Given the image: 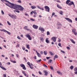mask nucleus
<instances>
[{
    "label": "nucleus",
    "mask_w": 77,
    "mask_h": 77,
    "mask_svg": "<svg viewBox=\"0 0 77 77\" xmlns=\"http://www.w3.org/2000/svg\"><path fill=\"white\" fill-rule=\"evenodd\" d=\"M4 0L5 1V2H7V3H8L9 4H10V5H9V4L7 3H5L6 5L7 6H9V7H10V8H13V9L14 8V7L15 6H14L15 5V4L9 2L8 1H7V0Z\"/></svg>",
    "instance_id": "nucleus-1"
},
{
    "label": "nucleus",
    "mask_w": 77,
    "mask_h": 77,
    "mask_svg": "<svg viewBox=\"0 0 77 77\" xmlns=\"http://www.w3.org/2000/svg\"><path fill=\"white\" fill-rule=\"evenodd\" d=\"M14 9L16 10H19L20 11H23L24 9V8L21 7L20 5H15L14 7Z\"/></svg>",
    "instance_id": "nucleus-2"
},
{
    "label": "nucleus",
    "mask_w": 77,
    "mask_h": 77,
    "mask_svg": "<svg viewBox=\"0 0 77 77\" xmlns=\"http://www.w3.org/2000/svg\"><path fill=\"white\" fill-rule=\"evenodd\" d=\"M45 9L46 11L47 12H50V8L48 6H45Z\"/></svg>",
    "instance_id": "nucleus-3"
},
{
    "label": "nucleus",
    "mask_w": 77,
    "mask_h": 77,
    "mask_svg": "<svg viewBox=\"0 0 77 77\" xmlns=\"http://www.w3.org/2000/svg\"><path fill=\"white\" fill-rule=\"evenodd\" d=\"M20 65L21 67H23V69H24V70H26V67L25 66V65H24L23 64H20Z\"/></svg>",
    "instance_id": "nucleus-4"
},
{
    "label": "nucleus",
    "mask_w": 77,
    "mask_h": 77,
    "mask_svg": "<svg viewBox=\"0 0 77 77\" xmlns=\"http://www.w3.org/2000/svg\"><path fill=\"white\" fill-rule=\"evenodd\" d=\"M39 30L42 31V33H43V32L45 31V30H44V28H42L41 27H40L39 28Z\"/></svg>",
    "instance_id": "nucleus-5"
},
{
    "label": "nucleus",
    "mask_w": 77,
    "mask_h": 77,
    "mask_svg": "<svg viewBox=\"0 0 77 77\" xmlns=\"http://www.w3.org/2000/svg\"><path fill=\"white\" fill-rule=\"evenodd\" d=\"M54 42H56V37H53L52 38Z\"/></svg>",
    "instance_id": "nucleus-6"
},
{
    "label": "nucleus",
    "mask_w": 77,
    "mask_h": 77,
    "mask_svg": "<svg viewBox=\"0 0 77 77\" xmlns=\"http://www.w3.org/2000/svg\"><path fill=\"white\" fill-rule=\"evenodd\" d=\"M65 19H66V20L68 21L69 22H70V23H72V20L69 18H65Z\"/></svg>",
    "instance_id": "nucleus-7"
},
{
    "label": "nucleus",
    "mask_w": 77,
    "mask_h": 77,
    "mask_svg": "<svg viewBox=\"0 0 77 77\" xmlns=\"http://www.w3.org/2000/svg\"><path fill=\"white\" fill-rule=\"evenodd\" d=\"M32 27H33V28H34V29H37L38 28V26L35 25H33Z\"/></svg>",
    "instance_id": "nucleus-8"
},
{
    "label": "nucleus",
    "mask_w": 77,
    "mask_h": 77,
    "mask_svg": "<svg viewBox=\"0 0 77 77\" xmlns=\"http://www.w3.org/2000/svg\"><path fill=\"white\" fill-rule=\"evenodd\" d=\"M72 5H74V4L72 1L69 4H68V5H69V6H71Z\"/></svg>",
    "instance_id": "nucleus-9"
},
{
    "label": "nucleus",
    "mask_w": 77,
    "mask_h": 77,
    "mask_svg": "<svg viewBox=\"0 0 77 77\" xmlns=\"http://www.w3.org/2000/svg\"><path fill=\"white\" fill-rule=\"evenodd\" d=\"M74 71L75 72H74L75 74H77V67H75L74 69Z\"/></svg>",
    "instance_id": "nucleus-10"
},
{
    "label": "nucleus",
    "mask_w": 77,
    "mask_h": 77,
    "mask_svg": "<svg viewBox=\"0 0 77 77\" xmlns=\"http://www.w3.org/2000/svg\"><path fill=\"white\" fill-rule=\"evenodd\" d=\"M72 32L74 33L75 35H77V32H75V29H73L72 30Z\"/></svg>",
    "instance_id": "nucleus-11"
},
{
    "label": "nucleus",
    "mask_w": 77,
    "mask_h": 77,
    "mask_svg": "<svg viewBox=\"0 0 77 77\" xmlns=\"http://www.w3.org/2000/svg\"><path fill=\"white\" fill-rule=\"evenodd\" d=\"M11 18L13 19H16V15H12Z\"/></svg>",
    "instance_id": "nucleus-12"
},
{
    "label": "nucleus",
    "mask_w": 77,
    "mask_h": 77,
    "mask_svg": "<svg viewBox=\"0 0 77 77\" xmlns=\"http://www.w3.org/2000/svg\"><path fill=\"white\" fill-rule=\"evenodd\" d=\"M48 38H47L46 39L45 41L48 44H49V43H50V41L49 40H48Z\"/></svg>",
    "instance_id": "nucleus-13"
},
{
    "label": "nucleus",
    "mask_w": 77,
    "mask_h": 77,
    "mask_svg": "<svg viewBox=\"0 0 77 77\" xmlns=\"http://www.w3.org/2000/svg\"><path fill=\"white\" fill-rule=\"evenodd\" d=\"M0 67L2 68V69H3L4 70H6V69L4 67L2 66H0Z\"/></svg>",
    "instance_id": "nucleus-14"
},
{
    "label": "nucleus",
    "mask_w": 77,
    "mask_h": 77,
    "mask_svg": "<svg viewBox=\"0 0 77 77\" xmlns=\"http://www.w3.org/2000/svg\"><path fill=\"white\" fill-rule=\"evenodd\" d=\"M35 8H36V7L34 5L33 6H31V9H35Z\"/></svg>",
    "instance_id": "nucleus-15"
},
{
    "label": "nucleus",
    "mask_w": 77,
    "mask_h": 77,
    "mask_svg": "<svg viewBox=\"0 0 77 77\" xmlns=\"http://www.w3.org/2000/svg\"><path fill=\"white\" fill-rule=\"evenodd\" d=\"M70 40L71 41V42L73 43V44H75V42L74 41V40L72 39H70Z\"/></svg>",
    "instance_id": "nucleus-16"
},
{
    "label": "nucleus",
    "mask_w": 77,
    "mask_h": 77,
    "mask_svg": "<svg viewBox=\"0 0 77 77\" xmlns=\"http://www.w3.org/2000/svg\"><path fill=\"white\" fill-rule=\"evenodd\" d=\"M71 2V1L69 0H67L66 2V3L67 4H69L68 3H69V2Z\"/></svg>",
    "instance_id": "nucleus-17"
},
{
    "label": "nucleus",
    "mask_w": 77,
    "mask_h": 77,
    "mask_svg": "<svg viewBox=\"0 0 77 77\" xmlns=\"http://www.w3.org/2000/svg\"><path fill=\"white\" fill-rule=\"evenodd\" d=\"M25 36H26V38H28L30 36V35H29L28 34L26 35Z\"/></svg>",
    "instance_id": "nucleus-18"
},
{
    "label": "nucleus",
    "mask_w": 77,
    "mask_h": 77,
    "mask_svg": "<svg viewBox=\"0 0 77 77\" xmlns=\"http://www.w3.org/2000/svg\"><path fill=\"white\" fill-rule=\"evenodd\" d=\"M44 73H45V75H47V74H48V72L46 71H44Z\"/></svg>",
    "instance_id": "nucleus-19"
},
{
    "label": "nucleus",
    "mask_w": 77,
    "mask_h": 77,
    "mask_svg": "<svg viewBox=\"0 0 77 77\" xmlns=\"http://www.w3.org/2000/svg\"><path fill=\"white\" fill-rule=\"evenodd\" d=\"M4 32H7V33H8V35H11V33L6 30Z\"/></svg>",
    "instance_id": "nucleus-20"
},
{
    "label": "nucleus",
    "mask_w": 77,
    "mask_h": 77,
    "mask_svg": "<svg viewBox=\"0 0 77 77\" xmlns=\"http://www.w3.org/2000/svg\"><path fill=\"white\" fill-rule=\"evenodd\" d=\"M37 55L38 57H41V54H40L39 53L37 54Z\"/></svg>",
    "instance_id": "nucleus-21"
},
{
    "label": "nucleus",
    "mask_w": 77,
    "mask_h": 77,
    "mask_svg": "<svg viewBox=\"0 0 77 77\" xmlns=\"http://www.w3.org/2000/svg\"><path fill=\"white\" fill-rule=\"evenodd\" d=\"M57 72L58 74H60V75H62V73L60 72L57 71Z\"/></svg>",
    "instance_id": "nucleus-22"
},
{
    "label": "nucleus",
    "mask_w": 77,
    "mask_h": 77,
    "mask_svg": "<svg viewBox=\"0 0 77 77\" xmlns=\"http://www.w3.org/2000/svg\"><path fill=\"white\" fill-rule=\"evenodd\" d=\"M40 40L42 41V42H43V40H44V38L42 37H40Z\"/></svg>",
    "instance_id": "nucleus-23"
},
{
    "label": "nucleus",
    "mask_w": 77,
    "mask_h": 77,
    "mask_svg": "<svg viewBox=\"0 0 77 77\" xmlns=\"http://www.w3.org/2000/svg\"><path fill=\"white\" fill-rule=\"evenodd\" d=\"M49 54L51 56H53V52L51 51H49Z\"/></svg>",
    "instance_id": "nucleus-24"
},
{
    "label": "nucleus",
    "mask_w": 77,
    "mask_h": 77,
    "mask_svg": "<svg viewBox=\"0 0 77 77\" xmlns=\"http://www.w3.org/2000/svg\"><path fill=\"white\" fill-rule=\"evenodd\" d=\"M22 72L23 74L25 76H26V73L24 72V71H23Z\"/></svg>",
    "instance_id": "nucleus-25"
},
{
    "label": "nucleus",
    "mask_w": 77,
    "mask_h": 77,
    "mask_svg": "<svg viewBox=\"0 0 77 77\" xmlns=\"http://www.w3.org/2000/svg\"><path fill=\"white\" fill-rule=\"evenodd\" d=\"M57 6L58 8H60V9H62V8L60 7V6L59 5V4L57 5Z\"/></svg>",
    "instance_id": "nucleus-26"
},
{
    "label": "nucleus",
    "mask_w": 77,
    "mask_h": 77,
    "mask_svg": "<svg viewBox=\"0 0 77 77\" xmlns=\"http://www.w3.org/2000/svg\"><path fill=\"white\" fill-rule=\"evenodd\" d=\"M59 13L60 14V15H63V11H60L59 12Z\"/></svg>",
    "instance_id": "nucleus-27"
},
{
    "label": "nucleus",
    "mask_w": 77,
    "mask_h": 77,
    "mask_svg": "<svg viewBox=\"0 0 77 77\" xmlns=\"http://www.w3.org/2000/svg\"><path fill=\"white\" fill-rule=\"evenodd\" d=\"M43 66L45 67V68H48V67L47 66V65L45 64H43Z\"/></svg>",
    "instance_id": "nucleus-28"
},
{
    "label": "nucleus",
    "mask_w": 77,
    "mask_h": 77,
    "mask_svg": "<svg viewBox=\"0 0 77 77\" xmlns=\"http://www.w3.org/2000/svg\"><path fill=\"white\" fill-rule=\"evenodd\" d=\"M73 68H74V66H71L70 67V68L71 69H73Z\"/></svg>",
    "instance_id": "nucleus-29"
},
{
    "label": "nucleus",
    "mask_w": 77,
    "mask_h": 77,
    "mask_svg": "<svg viewBox=\"0 0 77 77\" xmlns=\"http://www.w3.org/2000/svg\"><path fill=\"white\" fill-rule=\"evenodd\" d=\"M30 20H31V21H35V20L33 19H30Z\"/></svg>",
    "instance_id": "nucleus-30"
},
{
    "label": "nucleus",
    "mask_w": 77,
    "mask_h": 77,
    "mask_svg": "<svg viewBox=\"0 0 77 77\" xmlns=\"http://www.w3.org/2000/svg\"><path fill=\"white\" fill-rule=\"evenodd\" d=\"M14 12H17L18 13H20V11H19L18 10H14Z\"/></svg>",
    "instance_id": "nucleus-31"
},
{
    "label": "nucleus",
    "mask_w": 77,
    "mask_h": 77,
    "mask_svg": "<svg viewBox=\"0 0 77 77\" xmlns=\"http://www.w3.org/2000/svg\"><path fill=\"white\" fill-rule=\"evenodd\" d=\"M44 54L45 55H47V52H45V51H44Z\"/></svg>",
    "instance_id": "nucleus-32"
},
{
    "label": "nucleus",
    "mask_w": 77,
    "mask_h": 77,
    "mask_svg": "<svg viewBox=\"0 0 77 77\" xmlns=\"http://www.w3.org/2000/svg\"><path fill=\"white\" fill-rule=\"evenodd\" d=\"M7 23H8V25H9V26H11V23H10L8 21H7Z\"/></svg>",
    "instance_id": "nucleus-33"
},
{
    "label": "nucleus",
    "mask_w": 77,
    "mask_h": 77,
    "mask_svg": "<svg viewBox=\"0 0 77 77\" xmlns=\"http://www.w3.org/2000/svg\"><path fill=\"white\" fill-rule=\"evenodd\" d=\"M28 26H25L24 27V29L26 30V29H27Z\"/></svg>",
    "instance_id": "nucleus-34"
},
{
    "label": "nucleus",
    "mask_w": 77,
    "mask_h": 77,
    "mask_svg": "<svg viewBox=\"0 0 77 77\" xmlns=\"http://www.w3.org/2000/svg\"><path fill=\"white\" fill-rule=\"evenodd\" d=\"M33 13L34 14H35V15H37V13L36 12H35L34 11H33Z\"/></svg>",
    "instance_id": "nucleus-35"
},
{
    "label": "nucleus",
    "mask_w": 77,
    "mask_h": 77,
    "mask_svg": "<svg viewBox=\"0 0 77 77\" xmlns=\"http://www.w3.org/2000/svg\"><path fill=\"white\" fill-rule=\"evenodd\" d=\"M28 38L29 40H32V37H30V36Z\"/></svg>",
    "instance_id": "nucleus-36"
},
{
    "label": "nucleus",
    "mask_w": 77,
    "mask_h": 77,
    "mask_svg": "<svg viewBox=\"0 0 77 77\" xmlns=\"http://www.w3.org/2000/svg\"><path fill=\"white\" fill-rule=\"evenodd\" d=\"M50 68L51 69V70H53V66H50Z\"/></svg>",
    "instance_id": "nucleus-37"
},
{
    "label": "nucleus",
    "mask_w": 77,
    "mask_h": 77,
    "mask_svg": "<svg viewBox=\"0 0 77 77\" xmlns=\"http://www.w3.org/2000/svg\"><path fill=\"white\" fill-rule=\"evenodd\" d=\"M54 57L55 58H58V56H57V55H56L54 56Z\"/></svg>",
    "instance_id": "nucleus-38"
},
{
    "label": "nucleus",
    "mask_w": 77,
    "mask_h": 77,
    "mask_svg": "<svg viewBox=\"0 0 77 77\" xmlns=\"http://www.w3.org/2000/svg\"><path fill=\"white\" fill-rule=\"evenodd\" d=\"M61 51L62 52V53H63V54H65V52L62 50H61Z\"/></svg>",
    "instance_id": "nucleus-39"
},
{
    "label": "nucleus",
    "mask_w": 77,
    "mask_h": 77,
    "mask_svg": "<svg viewBox=\"0 0 77 77\" xmlns=\"http://www.w3.org/2000/svg\"><path fill=\"white\" fill-rule=\"evenodd\" d=\"M1 12L2 15H4V14H5V13H4V12H3V10L1 11Z\"/></svg>",
    "instance_id": "nucleus-40"
},
{
    "label": "nucleus",
    "mask_w": 77,
    "mask_h": 77,
    "mask_svg": "<svg viewBox=\"0 0 77 77\" xmlns=\"http://www.w3.org/2000/svg\"><path fill=\"white\" fill-rule=\"evenodd\" d=\"M55 15V13H53L51 17H53V15Z\"/></svg>",
    "instance_id": "nucleus-41"
},
{
    "label": "nucleus",
    "mask_w": 77,
    "mask_h": 77,
    "mask_svg": "<svg viewBox=\"0 0 77 77\" xmlns=\"http://www.w3.org/2000/svg\"><path fill=\"white\" fill-rule=\"evenodd\" d=\"M53 61V60H49V62L50 63H51V62H52Z\"/></svg>",
    "instance_id": "nucleus-42"
},
{
    "label": "nucleus",
    "mask_w": 77,
    "mask_h": 77,
    "mask_svg": "<svg viewBox=\"0 0 77 77\" xmlns=\"http://www.w3.org/2000/svg\"><path fill=\"white\" fill-rule=\"evenodd\" d=\"M26 48H28V49H30V47H29V45H27Z\"/></svg>",
    "instance_id": "nucleus-43"
},
{
    "label": "nucleus",
    "mask_w": 77,
    "mask_h": 77,
    "mask_svg": "<svg viewBox=\"0 0 77 77\" xmlns=\"http://www.w3.org/2000/svg\"><path fill=\"white\" fill-rule=\"evenodd\" d=\"M27 64L29 65V66H30V63L29 62H28L27 63Z\"/></svg>",
    "instance_id": "nucleus-44"
},
{
    "label": "nucleus",
    "mask_w": 77,
    "mask_h": 77,
    "mask_svg": "<svg viewBox=\"0 0 77 77\" xmlns=\"http://www.w3.org/2000/svg\"><path fill=\"white\" fill-rule=\"evenodd\" d=\"M41 59H40V60H37L36 61L37 62H40V61H41Z\"/></svg>",
    "instance_id": "nucleus-45"
},
{
    "label": "nucleus",
    "mask_w": 77,
    "mask_h": 77,
    "mask_svg": "<svg viewBox=\"0 0 77 77\" xmlns=\"http://www.w3.org/2000/svg\"><path fill=\"white\" fill-rule=\"evenodd\" d=\"M30 68L31 69H33V67L32 66H31V65H30L29 66Z\"/></svg>",
    "instance_id": "nucleus-46"
},
{
    "label": "nucleus",
    "mask_w": 77,
    "mask_h": 77,
    "mask_svg": "<svg viewBox=\"0 0 77 77\" xmlns=\"http://www.w3.org/2000/svg\"><path fill=\"white\" fill-rule=\"evenodd\" d=\"M50 32H49V31H48L47 32V35H50Z\"/></svg>",
    "instance_id": "nucleus-47"
},
{
    "label": "nucleus",
    "mask_w": 77,
    "mask_h": 77,
    "mask_svg": "<svg viewBox=\"0 0 77 77\" xmlns=\"http://www.w3.org/2000/svg\"><path fill=\"white\" fill-rule=\"evenodd\" d=\"M57 24H58V25H59V26L61 25V23H59V22H58V23H57Z\"/></svg>",
    "instance_id": "nucleus-48"
},
{
    "label": "nucleus",
    "mask_w": 77,
    "mask_h": 77,
    "mask_svg": "<svg viewBox=\"0 0 77 77\" xmlns=\"http://www.w3.org/2000/svg\"><path fill=\"white\" fill-rule=\"evenodd\" d=\"M33 11H32L30 13L31 15H33Z\"/></svg>",
    "instance_id": "nucleus-49"
},
{
    "label": "nucleus",
    "mask_w": 77,
    "mask_h": 77,
    "mask_svg": "<svg viewBox=\"0 0 77 77\" xmlns=\"http://www.w3.org/2000/svg\"><path fill=\"white\" fill-rule=\"evenodd\" d=\"M17 2H18V3H21V0H18V1H17Z\"/></svg>",
    "instance_id": "nucleus-50"
},
{
    "label": "nucleus",
    "mask_w": 77,
    "mask_h": 77,
    "mask_svg": "<svg viewBox=\"0 0 77 77\" xmlns=\"http://www.w3.org/2000/svg\"><path fill=\"white\" fill-rule=\"evenodd\" d=\"M40 54H43V51H41L40 52Z\"/></svg>",
    "instance_id": "nucleus-51"
},
{
    "label": "nucleus",
    "mask_w": 77,
    "mask_h": 77,
    "mask_svg": "<svg viewBox=\"0 0 77 77\" xmlns=\"http://www.w3.org/2000/svg\"><path fill=\"white\" fill-rule=\"evenodd\" d=\"M0 31L4 32H5V31H6V30H2V29H0Z\"/></svg>",
    "instance_id": "nucleus-52"
},
{
    "label": "nucleus",
    "mask_w": 77,
    "mask_h": 77,
    "mask_svg": "<svg viewBox=\"0 0 77 77\" xmlns=\"http://www.w3.org/2000/svg\"><path fill=\"white\" fill-rule=\"evenodd\" d=\"M26 30H28V31H29V30H30V29L26 28V29H25Z\"/></svg>",
    "instance_id": "nucleus-53"
},
{
    "label": "nucleus",
    "mask_w": 77,
    "mask_h": 77,
    "mask_svg": "<svg viewBox=\"0 0 77 77\" xmlns=\"http://www.w3.org/2000/svg\"><path fill=\"white\" fill-rule=\"evenodd\" d=\"M66 48L67 49H69V50L70 49V48H69V47H67Z\"/></svg>",
    "instance_id": "nucleus-54"
},
{
    "label": "nucleus",
    "mask_w": 77,
    "mask_h": 77,
    "mask_svg": "<svg viewBox=\"0 0 77 77\" xmlns=\"http://www.w3.org/2000/svg\"><path fill=\"white\" fill-rule=\"evenodd\" d=\"M16 56L17 57H18L19 56V55L18 54H16Z\"/></svg>",
    "instance_id": "nucleus-55"
},
{
    "label": "nucleus",
    "mask_w": 77,
    "mask_h": 77,
    "mask_svg": "<svg viewBox=\"0 0 77 77\" xmlns=\"http://www.w3.org/2000/svg\"><path fill=\"white\" fill-rule=\"evenodd\" d=\"M49 58H50V57H46L47 59H49Z\"/></svg>",
    "instance_id": "nucleus-56"
},
{
    "label": "nucleus",
    "mask_w": 77,
    "mask_h": 77,
    "mask_svg": "<svg viewBox=\"0 0 77 77\" xmlns=\"http://www.w3.org/2000/svg\"><path fill=\"white\" fill-rule=\"evenodd\" d=\"M34 59H36V56H35V57H33Z\"/></svg>",
    "instance_id": "nucleus-57"
},
{
    "label": "nucleus",
    "mask_w": 77,
    "mask_h": 77,
    "mask_svg": "<svg viewBox=\"0 0 77 77\" xmlns=\"http://www.w3.org/2000/svg\"><path fill=\"white\" fill-rule=\"evenodd\" d=\"M38 73L39 74H40V75L42 74V73H41V72L39 71Z\"/></svg>",
    "instance_id": "nucleus-58"
},
{
    "label": "nucleus",
    "mask_w": 77,
    "mask_h": 77,
    "mask_svg": "<svg viewBox=\"0 0 77 77\" xmlns=\"http://www.w3.org/2000/svg\"><path fill=\"white\" fill-rule=\"evenodd\" d=\"M37 8H38V9H41V8L39 7V6L38 5L37 6Z\"/></svg>",
    "instance_id": "nucleus-59"
},
{
    "label": "nucleus",
    "mask_w": 77,
    "mask_h": 77,
    "mask_svg": "<svg viewBox=\"0 0 77 77\" xmlns=\"http://www.w3.org/2000/svg\"><path fill=\"white\" fill-rule=\"evenodd\" d=\"M3 76L4 77H6V75L5 74H4Z\"/></svg>",
    "instance_id": "nucleus-60"
},
{
    "label": "nucleus",
    "mask_w": 77,
    "mask_h": 77,
    "mask_svg": "<svg viewBox=\"0 0 77 77\" xmlns=\"http://www.w3.org/2000/svg\"><path fill=\"white\" fill-rule=\"evenodd\" d=\"M22 49L23 50H25V48H24V47H22Z\"/></svg>",
    "instance_id": "nucleus-61"
},
{
    "label": "nucleus",
    "mask_w": 77,
    "mask_h": 77,
    "mask_svg": "<svg viewBox=\"0 0 77 77\" xmlns=\"http://www.w3.org/2000/svg\"><path fill=\"white\" fill-rule=\"evenodd\" d=\"M58 45H59V46H60V45H61V43H59V44H58Z\"/></svg>",
    "instance_id": "nucleus-62"
},
{
    "label": "nucleus",
    "mask_w": 77,
    "mask_h": 77,
    "mask_svg": "<svg viewBox=\"0 0 77 77\" xmlns=\"http://www.w3.org/2000/svg\"><path fill=\"white\" fill-rule=\"evenodd\" d=\"M17 38L18 39H20V37H19V36H17Z\"/></svg>",
    "instance_id": "nucleus-63"
},
{
    "label": "nucleus",
    "mask_w": 77,
    "mask_h": 77,
    "mask_svg": "<svg viewBox=\"0 0 77 77\" xmlns=\"http://www.w3.org/2000/svg\"><path fill=\"white\" fill-rule=\"evenodd\" d=\"M69 62H72V60H69Z\"/></svg>",
    "instance_id": "nucleus-64"
}]
</instances>
